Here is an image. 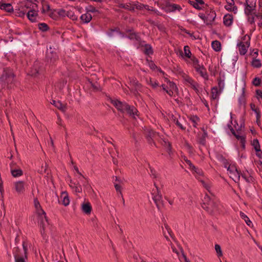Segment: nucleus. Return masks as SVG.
Segmentation results:
<instances>
[{"label":"nucleus","instance_id":"nucleus-1","mask_svg":"<svg viewBox=\"0 0 262 262\" xmlns=\"http://www.w3.org/2000/svg\"><path fill=\"white\" fill-rule=\"evenodd\" d=\"M202 208L211 215H215L218 211V203L213 198L206 194L203 200Z\"/></svg>","mask_w":262,"mask_h":262},{"label":"nucleus","instance_id":"nucleus-2","mask_svg":"<svg viewBox=\"0 0 262 262\" xmlns=\"http://www.w3.org/2000/svg\"><path fill=\"white\" fill-rule=\"evenodd\" d=\"M15 75L13 70L9 68H5L0 77V80L2 84L7 85L9 89H11L12 85L15 81Z\"/></svg>","mask_w":262,"mask_h":262},{"label":"nucleus","instance_id":"nucleus-3","mask_svg":"<svg viewBox=\"0 0 262 262\" xmlns=\"http://www.w3.org/2000/svg\"><path fill=\"white\" fill-rule=\"evenodd\" d=\"M154 185L156 188L152 190L151 197L156 205L157 208L160 210L164 206L163 201L162 199V195L155 182L154 183Z\"/></svg>","mask_w":262,"mask_h":262},{"label":"nucleus","instance_id":"nucleus-4","mask_svg":"<svg viewBox=\"0 0 262 262\" xmlns=\"http://www.w3.org/2000/svg\"><path fill=\"white\" fill-rule=\"evenodd\" d=\"M43 72V67L42 63L38 61H35L34 63L33 67L31 68L30 71V74L32 76H37L41 74Z\"/></svg>","mask_w":262,"mask_h":262},{"label":"nucleus","instance_id":"nucleus-5","mask_svg":"<svg viewBox=\"0 0 262 262\" xmlns=\"http://www.w3.org/2000/svg\"><path fill=\"white\" fill-rule=\"evenodd\" d=\"M162 9L167 13L174 12L176 10L180 11L182 10V8L180 5L171 4L169 2H166L165 5H163Z\"/></svg>","mask_w":262,"mask_h":262},{"label":"nucleus","instance_id":"nucleus-6","mask_svg":"<svg viewBox=\"0 0 262 262\" xmlns=\"http://www.w3.org/2000/svg\"><path fill=\"white\" fill-rule=\"evenodd\" d=\"M58 59L57 53L53 51H47L46 54L45 61L50 64H54Z\"/></svg>","mask_w":262,"mask_h":262},{"label":"nucleus","instance_id":"nucleus-7","mask_svg":"<svg viewBox=\"0 0 262 262\" xmlns=\"http://www.w3.org/2000/svg\"><path fill=\"white\" fill-rule=\"evenodd\" d=\"M257 0H246V8L245 9V13L246 15L249 16L252 14V11L256 8V4Z\"/></svg>","mask_w":262,"mask_h":262},{"label":"nucleus","instance_id":"nucleus-8","mask_svg":"<svg viewBox=\"0 0 262 262\" xmlns=\"http://www.w3.org/2000/svg\"><path fill=\"white\" fill-rule=\"evenodd\" d=\"M110 102L120 112L125 113V108L127 103L126 102H121L118 100H113L111 98H109Z\"/></svg>","mask_w":262,"mask_h":262},{"label":"nucleus","instance_id":"nucleus-9","mask_svg":"<svg viewBox=\"0 0 262 262\" xmlns=\"http://www.w3.org/2000/svg\"><path fill=\"white\" fill-rule=\"evenodd\" d=\"M130 82L131 85L133 86L130 91L136 95L138 94L139 91H141L142 85L136 79L133 78Z\"/></svg>","mask_w":262,"mask_h":262},{"label":"nucleus","instance_id":"nucleus-10","mask_svg":"<svg viewBox=\"0 0 262 262\" xmlns=\"http://www.w3.org/2000/svg\"><path fill=\"white\" fill-rule=\"evenodd\" d=\"M188 3L195 9L199 10L204 8V5L207 6L203 0H194V1L188 0Z\"/></svg>","mask_w":262,"mask_h":262},{"label":"nucleus","instance_id":"nucleus-11","mask_svg":"<svg viewBox=\"0 0 262 262\" xmlns=\"http://www.w3.org/2000/svg\"><path fill=\"white\" fill-rule=\"evenodd\" d=\"M250 39L249 38V40L246 42V45H245L243 42L241 41L237 43V46L238 47V50L239 54L241 55H244L247 52V48L250 46Z\"/></svg>","mask_w":262,"mask_h":262},{"label":"nucleus","instance_id":"nucleus-12","mask_svg":"<svg viewBox=\"0 0 262 262\" xmlns=\"http://www.w3.org/2000/svg\"><path fill=\"white\" fill-rule=\"evenodd\" d=\"M34 206L35 208L36 209V210L37 211V213L39 215H44V217L47 222H48V219L46 215V212L45 211L42 209L40 203L39 201H38L37 199H35L34 200Z\"/></svg>","mask_w":262,"mask_h":262},{"label":"nucleus","instance_id":"nucleus-13","mask_svg":"<svg viewBox=\"0 0 262 262\" xmlns=\"http://www.w3.org/2000/svg\"><path fill=\"white\" fill-rule=\"evenodd\" d=\"M194 68L197 72H198L200 75L203 77L205 80L208 79V75L207 74L206 69L203 66L198 65L194 66Z\"/></svg>","mask_w":262,"mask_h":262},{"label":"nucleus","instance_id":"nucleus-14","mask_svg":"<svg viewBox=\"0 0 262 262\" xmlns=\"http://www.w3.org/2000/svg\"><path fill=\"white\" fill-rule=\"evenodd\" d=\"M125 112L128 114L130 116L135 117V115H137L138 111L135 107L130 106L127 103L125 108Z\"/></svg>","mask_w":262,"mask_h":262},{"label":"nucleus","instance_id":"nucleus-15","mask_svg":"<svg viewBox=\"0 0 262 262\" xmlns=\"http://www.w3.org/2000/svg\"><path fill=\"white\" fill-rule=\"evenodd\" d=\"M185 81L187 82L191 85V88L195 91L196 93H199V90L197 88L198 84L195 82L191 77L187 75L183 76Z\"/></svg>","mask_w":262,"mask_h":262},{"label":"nucleus","instance_id":"nucleus-16","mask_svg":"<svg viewBox=\"0 0 262 262\" xmlns=\"http://www.w3.org/2000/svg\"><path fill=\"white\" fill-rule=\"evenodd\" d=\"M15 189L18 193H23L25 191V182L22 181L16 182L14 184Z\"/></svg>","mask_w":262,"mask_h":262},{"label":"nucleus","instance_id":"nucleus-17","mask_svg":"<svg viewBox=\"0 0 262 262\" xmlns=\"http://www.w3.org/2000/svg\"><path fill=\"white\" fill-rule=\"evenodd\" d=\"M233 16L232 14H226L223 18V23L224 24L227 26H230L233 22Z\"/></svg>","mask_w":262,"mask_h":262},{"label":"nucleus","instance_id":"nucleus-18","mask_svg":"<svg viewBox=\"0 0 262 262\" xmlns=\"http://www.w3.org/2000/svg\"><path fill=\"white\" fill-rule=\"evenodd\" d=\"M82 211L86 214H90L92 211V208L89 202L83 203L81 205Z\"/></svg>","mask_w":262,"mask_h":262},{"label":"nucleus","instance_id":"nucleus-19","mask_svg":"<svg viewBox=\"0 0 262 262\" xmlns=\"http://www.w3.org/2000/svg\"><path fill=\"white\" fill-rule=\"evenodd\" d=\"M0 9L1 10H4L7 12L11 13L14 11L12 5L10 3H2L0 2Z\"/></svg>","mask_w":262,"mask_h":262},{"label":"nucleus","instance_id":"nucleus-20","mask_svg":"<svg viewBox=\"0 0 262 262\" xmlns=\"http://www.w3.org/2000/svg\"><path fill=\"white\" fill-rule=\"evenodd\" d=\"M206 13L207 14V21L208 22L209 21V23L211 24V22L214 20L216 17V13L212 10H210L209 11L207 10Z\"/></svg>","mask_w":262,"mask_h":262},{"label":"nucleus","instance_id":"nucleus-21","mask_svg":"<svg viewBox=\"0 0 262 262\" xmlns=\"http://www.w3.org/2000/svg\"><path fill=\"white\" fill-rule=\"evenodd\" d=\"M37 15V13L34 10H31L27 14L28 18L32 22H35L36 21V17Z\"/></svg>","mask_w":262,"mask_h":262},{"label":"nucleus","instance_id":"nucleus-22","mask_svg":"<svg viewBox=\"0 0 262 262\" xmlns=\"http://www.w3.org/2000/svg\"><path fill=\"white\" fill-rule=\"evenodd\" d=\"M61 199H62V204L65 206H68L70 203L68 194L67 192H63L60 195Z\"/></svg>","mask_w":262,"mask_h":262},{"label":"nucleus","instance_id":"nucleus-23","mask_svg":"<svg viewBox=\"0 0 262 262\" xmlns=\"http://www.w3.org/2000/svg\"><path fill=\"white\" fill-rule=\"evenodd\" d=\"M92 16L91 14L88 12L85 14L81 15L80 16V19L84 23H89L92 20Z\"/></svg>","mask_w":262,"mask_h":262},{"label":"nucleus","instance_id":"nucleus-24","mask_svg":"<svg viewBox=\"0 0 262 262\" xmlns=\"http://www.w3.org/2000/svg\"><path fill=\"white\" fill-rule=\"evenodd\" d=\"M11 173L13 177H18L23 175V172L21 169H11Z\"/></svg>","mask_w":262,"mask_h":262},{"label":"nucleus","instance_id":"nucleus-25","mask_svg":"<svg viewBox=\"0 0 262 262\" xmlns=\"http://www.w3.org/2000/svg\"><path fill=\"white\" fill-rule=\"evenodd\" d=\"M143 52L145 54L149 55H152L154 53L151 46L149 44H145L144 46V50Z\"/></svg>","mask_w":262,"mask_h":262},{"label":"nucleus","instance_id":"nucleus-26","mask_svg":"<svg viewBox=\"0 0 262 262\" xmlns=\"http://www.w3.org/2000/svg\"><path fill=\"white\" fill-rule=\"evenodd\" d=\"M212 47L214 51H220L221 50V43L218 40L213 41L212 42Z\"/></svg>","mask_w":262,"mask_h":262},{"label":"nucleus","instance_id":"nucleus-27","mask_svg":"<svg viewBox=\"0 0 262 262\" xmlns=\"http://www.w3.org/2000/svg\"><path fill=\"white\" fill-rule=\"evenodd\" d=\"M252 145L253 146L256 151H260L261 154H262V151L260 149V146L258 139H254L252 141Z\"/></svg>","mask_w":262,"mask_h":262},{"label":"nucleus","instance_id":"nucleus-28","mask_svg":"<svg viewBox=\"0 0 262 262\" xmlns=\"http://www.w3.org/2000/svg\"><path fill=\"white\" fill-rule=\"evenodd\" d=\"M220 93L216 87H213L211 89V98L214 100L217 99Z\"/></svg>","mask_w":262,"mask_h":262},{"label":"nucleus","instance_id":"nucleus-29","mask_svg":"<svg viewBox=\"0 0 262 262\" xmlns=\"http://www.w3.org/2000/svg\"><path fill=\"white\" fill-rule=\"evenodd\" d=\"M16 251L14 253V258L15 260V262H25L24 258L22 256H20L18 253H16L17 250L19 249L18 247L15 248Z\"/></svg>","mask_w":262,"mask_h":262},{"label":"nucleus","instance_id":"nucleus-30","mask_svg":"<svg viewBox=\"0 0 262 262\" xmlns=\"http://www.w3.org/2000/svg\"><path fill=\"white\" fill-rule=\"evenodd\" d=\"M38 29L42 31V32H46L48 31L50 29L49 26L46 24V23H39L38 24Z\"/></svg>","mask_w":262,"mask_h":262},{"label":"nucleus","instance_id":"nucleus-31","mask_svg":"<svg viewBox=\"0 0 262 262\" xmlns=\"http://www.w3.org/2000/svg\"><path fill=\"white\" fill-rule=\"evenodd\" d=\"M14 13H15V15L16 16L24 17L26 14V11H25L24 10H21L19 8L15 9Z\"/></svg>","mask_w":262,"mask_h":262},{"label":"nucleus","instance_id":"nucleus-32","mask_svg":"<svg viewBox=\"0 0 262 262\" xmlns=\"http://www.w3.org/2000/svg\"><path fill=\"white\" fill-rule=\"evenodd\" d=\"M251 65L254 68H260L261 66L260 60L254 58L251 62Z\"/></svg>","mask_w":262,"mask_h":262},{"label":"nucleus","instance_id":"nucleus-33","mask_svg":"<svg viewBox=\"0 0 262 262\" xmlns=\"http://www.w3.org/2000/svg\"><path fill=\"white\" fill-rule=\"evenodd\" d=\"M240 216L243 219L245 220V221L246 223L247 224V225L250 226L251 224H252V222L247 217V216L242 212H240Z\"/></svg>","mask_w":262,"mask_h":262},{"label":"nucleus","instance_id":"nucleus-34","mask_svg":"<svg viewBox=\"0 0 262 262\" xmlns=\"http://www.w3.org/2000/svg\"><path fill=\"white\" fill-rule=\"evenodd\" d=\"M231 168H233V166H232ZM234 168L235 169V172L233 173L235 177V179H234V180L235 182H236V181L239 180L241 171L238 170L235 167H234Z\"/></svg>","mask_w":262,"mask_h":262},{"label":"nucleus","instance_id":"nucleus-35","mask_svg":"<svg viewBox=\"0 0 262 262\" xmlns=\"http://www.w3.org/2000/svg\"><path fill=\"white\" fill-rule=\"evenodd\" d=\"M184 51L185 56L189 58H190L191 53L189 50V47L188 46H185L184 48Z\"/></svg>","mask_w":262,"mask_h":262},{"label":"nucleus","instance_id":"nucleus-36","mask_svg":"<svg viewBox=\"0 0 262 262\" xmlns=\"http://www.w3.org/2000/svg\"><path fill=\"white\" fill-rule=\"evenodd\" d=\"M52 104H53L55 107L58 108L59 110H63V104L60 101H56L55 100H52V102H51Z\"/></svg>","mask_w":262,"mask_h":262},{"label":"nucleus","instance_id":"nucleus-37","mask_svg":"<svg viewBox=\"0 0 262 262\" xmlns=\"http://www.w3.org/2000/svg\"><path fill=\"white\" fill-rule=\"evenodd\" d=\"M162 88V90L166 92L170 96H172L173 94V92L171 90H168V88L165 84H163L161 86Z\"/></svg>","mask_w":262,"mask_h":262},{"label":"nucleus","instance_id":"nucleus-38","mask_svg":"<svg viewBox=\"0 0 262 262\" xmlns=\"http://www.w3.org/2000/svg\"><path fill=\"white\" fill-rule=\"evenodd\" d=\"M251 109L254 111L256 114H257V118L259 117V113H260V111L259 108H256L255 105L254 103L250 104Z\"/></svg>","mask_w":262,"mask_h":262},{"label":"nucleus","instance_id":"nucleus-39","mask_svg":"<svg viewBox=\"0 0 262 262\" xmlns=\"http://www.w3.org/2000/svg\"><path fill=\"white\" fill-rule=\"evenodd\" d=\"M67 16L72 20H76L77 17L72 11L67 12Z\"/></svg>","mask_w":262,"mask_h":262},{"label":"nucleus","instance_id":"nucleus-40","mask_svg":"<svg viewBox=\"0 0 262 262\" xmlns=\"http://www.w3.org/2000/svg\"><path fill=\"white\" fill-rule=\"evenodd\" d=\"M120 7L124 8L125 9L129 10L130 11H134V7H132L130 4H121Z\"/></svg>","mask_w":262,"mask_h":262},{"label":"nucleus","instance_id":"nucleus-41","mask_svg":"<svg viewBox=\"0 0 262 262\" xmlns=\"http://www.w3.org/2000/svg\"><path fill=\"white\" fill-rule=\"evenodd\" d=\"M237 139H241V146L243 149L245 148V143H246V139L244 136H238L237 137Z\"/></svg>","mask_w":262,"mask_h":262},{"label":"nucleus","instance_id":"nucleus-42","mask_svg":"<svg viewBox=\"0 0 262 262\" xmlns=\"http://www.w3.org/2000/svg\"><path fill=\"white\" fill-rule=\"evenodd\" d=\"M215 251L217 253L218 256H221L223 255L221 248L219 245L216 244L215 245Z\"/></svg>","mask_w":262,"mask_h":262},{"label":"nucleus","instance_id":"nucleus-43","mask_svg":"<svg viewBox=\"0 0 262 262\" xmlns=\"http://www.w3.org/2000/svg\"><path fill=\"white\" fill-rule=\"evenodd\" d=\"M261 79L258 77H255L253 79L252 83L256 86H259L261 83Z\"/></svg>","mask_w":262,"mask_h":262},{"label":"nucleus","instance_id":"nucleus-44","mask_svg":"<svg viewBox=\"0 0 262 262\" xmlns=\"http://www.w3.org/2000/svg\"><path fill=\"white\" fill-rule=\"evenodd\" d=\"M223 163L224 165V167L227 168L228 171H229L230 172H233V170L231 169L230 165H229V163L228 162L227 159H226V161H223Z\"/></svg>","mask_w":262,"mask_h":262},{"label":"nucleus","instance_id":"nucleus-45","mask_svg":"<svg viewBox=\"0 0 262 262\" xmlns=\"http://www.w3.org/2000/svg\"><path fill=\"white\" fill-rule=\"evenodd\" d=\"M128 37L130 39H136L137 40H138V39L140 38L139 36L136 33H130Z\"/></svg>","mask_w":262,"mask_h":262},{"label":"nucleus","instance_id":"nucleus-46","mask_svg":"<svg viewBox=\"0 0 262 262\" xmlns=\"http://www.w3.org/2000/svg\"><path fill=\"white\" fill-rule=\"evenodd\" d=\"M199 16L202 19H203L205 23H206V25H210V23H209V22H208L207 21V16L206 15H205L203 13H200L199 14Z\"/></svg>","mask_w":262,"mask_h":262},{"label":"nucleus","instance_id":"nucleus-47","mask_svg":"<svg viewBox=\"0 0 262 262\" xmlns=\"http://www.w3.org/2000/svg\"><path fill=\"white\" fill-rule=\"evenodd\" d=\"M190 120L194 123L193 126L196 127L197 125L196 121L199 120V118L196 116H193V117H191Z\"/></svg>","mask_w":262,"mask_h":262},{"label":"nucleus","instance_id":"nucleus-48","mask_svg":"<svg viewBox=\"0 0 262 262\" xmlns=\"http://www.w3.org/2000/svg\"><path fill=\"white\" fill-rule=\"evenodd\" d=\"M57 13L59 16L62 17H65L66 16H67V12L65 10L63 9H59Z\"/></svg>","mask_w":262,"mask_h":262},{"label":"nucleus","instance_id":"nucleus-49","mask_svg":"<svg viewBox=\"0 0 262 262\" xmlns=\"http://www.w3.org/2000/svg\"><path fill=\"white\" fill-rule=\"evenodd\" d=\"M242 177L248 183L253 182L254 181V178L251 176L246 178L244 174H242Z\"/></svg>","mask_w":262,"mask_h":262},{"label":"nucleus","instance_id":"nucleus-50","mask_svg":"<svg viewBox=\"0 0 262 262\" xmlns=\"http://www.w3.org/2000/svg\"><path fill=\"white\" fill-rule=\"evenodd\" d=\"M23 249L24 251L25 257L26 258H27V253H27V251H28L27 245L26 244V243L24 242L23 243Z\"/></svg>","mask_w":262,"mask_h":262},{"label":"nucleus","instance_id":"nucleus-51","mask_svg":"<svg viewBox=\"0 0 262 262\" xmlns=\"http://www.w3.org/2000/svg\"><path fill=\"white\" fill-rule=\"evenodd\" d=\"M149 84L154 89H155L159 86V83L156 81H152L151 79H150Z\"/></svg>","mask_w":262,"mask_h":262},{"label":"nucleus","instance_id":"nucleus-52","mask_svg":"<svg viewBox=\"0 0 262 262\" xmlns=\"http://www.w3.org/2000/svg\"><path fill=\"white\" fill-rule=\"evenodd\" d=\"M88 12H92V13H94V12H98V10H97L96 9V8L94 7V6L90 5V6H89V8L88 9Z\"/></svg>","mask_w":262,"mask_h":262},{"label":"nucleus","instance_id":"nucleus-53","mask_svg":"<svg viewBox=\"0 0 262 262\" xmlns=\"http://www.w3.org/2000/svg\"><path fill=\"white\" fill-rule=\"evenodd\" d=\"M176 124L182 130H185V128L183 127L182 124L179 121L178 119H174Z\"/></svg>","mask_w":262,"mask_h":262},{"label":"nucleus","instance_id":"nucleus-54","mask_svg":"<svg viewBox=\"0 0 262 262\" xmlns=\"http://www.w3.org/2000/svg\"><path fill=\"white\" fill-rule=\"evenodd\" d=\"M185 162L186 163L189 165V167H190V168L191 169V170H194V169H197V168H196L193 164L191 162V161L189 160H185Z\"/></svg>","mask_w":262,"mask_h":262},{"label":"nucleus","instance_id":"nucleus-55","mask_svg":"<svg viewBox=\"0 0 262 262\" xmlns=\"http://www.w3.org/2000/svg\"><path fill=\"white\" fill-rule=\"evenodd\" d=\"M218 85H219V89H220V92H221L223 88H224V81L223 80H219V82H218Z\"/></svg>","mask_w":262,"mask_h":262},{"label":"nucleus","instance_id":"nucleus-56","mask_svg":"<svg viewBox=\"0 0 262 262\" xmlns=\"http://www.w3.org/2000/svg\"><path fill=\"white\" fill-rule=\"evenodd\" d=\"M198 142L200 144H202L203 145H205V144H206V139L204 138V137L201 136V137H200L199 139V141H198Z\"/></svg>","mask_w":262,"mask_h":262},{"label":"nucleus","instance_id":"nucleus-57","mask_svg":"<svg viewBox=\"0 0 262 262\" xmlns=\"http://www.w3.org/2000/svg\"><path fill=\"white\" fill-rule=\"evenodd\" d=\"M164 226H165V229L167 230L168 234L170 235V236L172 238H173V236H172V231H171V229L169 227L168 225L166 224H164Z\"/></svg>","mask_w":262,"mask_h":262},{"label":"nucleus","instance_id":"nucleus-58","mask_svg":"<svg viewBox=\"0 0 262 262\" xmlns=\"http://www.w3.org/2000/svg\"><path fill=\"white\" fill-rule=\"evenodd\" d=\"M156 135V132L152 130H149L146 136L153 138Z\"/></svg>","mask_w":262,"mask_h":262},{"label":"nucleus","instance_id":"nucleus-59","mask_svg":"<svg viewBox=\"0 0 262 262\" xmlns=\"http://www.w3.org/2000/svg\"><path fill=\"white\" fill-rule=\"evenodd\" d=\"M164 142L165 143V145H167V151H168V154L170 155V152L171 151V149H172L171 145L170 143L169 142H166V141H164Z\"/></svg>","mask_w":262,"mask_h":262},{"label":"nucleus","instance_id":"nucleus-60","mask_svg":"<svg viewBox=\"0 0 262 262\" xmlns=\"http://www.w3.org/2000/svg\"><path fill=\"white\" fill-rule=\"evenodd\" d=\"M191 60L192 61L194 66L200 65L198 59L195 56H192Z\"/></svg>","mask_w":262,"mask_h":262},{"label":"nucleus","instance_id":"nucleus-61","mask_svg":"<svg viewBox=\"0 0 262 262\" xmlns=\"http://www.w3.org/2000/svg\"><path fill=\"white\" fill-rule=\"evenodd\" d=\"M40 227L41 228V233L43 234L44 233L45 231V224L43 219H42L40 221Z\"/></svg>","mask_w":262,"mask_h":262},{"label":"nucleus","instance_id":"nucleus-62","mask_svg":"<svg viewBox=\"0 0 262 262\" xmlns=\"http://www.w3.org/2000/svg\"><path fill=\"white\" fill-rule=\"evenodd\" d=\"M149 66L150 68L152 70L158 69L157 66L154 63V62L152 60H151L149 62Z\"/></svg>","mask_w":262,"mask_h":262},{"label":"nucleus","instance_id":"nucleus-63","mask_svg":"<svg viewBox=\"0 0 262 262\" xmlns=\"http://www.w3.org/2000/svg\"><path fill=\"white\" fill-rule=\"evenodd\" d=\"M114 186L116 189V190L117 191L120 192L121 194L122 195V194L121 193V186L118 184H115Z\"/></svg>","mask_w":262,"mask_h":262},{"label":"nucleus","instance_id":"nucleus-64","mask_svg":"<svg viewBox=\"0 0 262 262\" xmlns=\"http://www.w3.org/2000/svg\"><path fill=\"white\" fill-rule=\"evenodd\" d=\"M217 158L222 162L226 161V159L222 154H217Z\"/></svg>","mask_w":262,"mask_h":262}]
</instances>
